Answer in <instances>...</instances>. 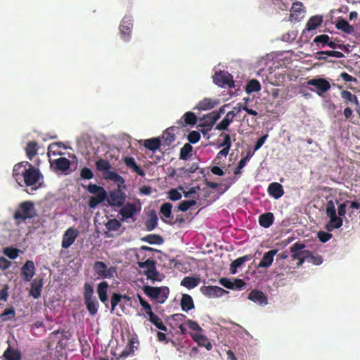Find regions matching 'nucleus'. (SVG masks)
I'll list each match as a JSON object with an SVG mask.
<instances>
[{
    "mask_svg": "<svg viewBox=\"0 0 360 360\" xmlns=\"http://www.w3.org/2000/svg\"><path fill=\"white\" fill-rule=\"evenodd\" d=\"M349 201L347 200L344 203H341L338 207V217L336 214V209L334 202L330 200L327 202L326 204V215L330 218V221L326 225L328 231H331L335 229H339L342 226L343 219L342 217H345L347 204Z\"/></svg>",
    "mask_w": 360,
    "mask_h": 360,
    "instance_id": "1",
    "label": "nucleus"
},
{
    "mask_svg": "<svg viewBox=\"0 0 360 360\" xmlns=\"http://www.w3.org/2000/svg\"><path fill=\"white\" fill-rule=\"evenodd\" d=\"M36 217H37V213L34 204L30 200L21 202L13 214V219L18 224Z\"/></svg>",
    "mask_w": 360,
    "mask_h": 360,
    "instance_id": "2",
    "label": "nucleus"
},
{
    "mask_svg": "<svg viewBox=\"0 0 360 360\" xmlns=\"http://www.w3.org/2000/svg\"><path fill=\"white\" fill-rule=\"evenodd\" d=\"M94 288L89 283L84 284V300L86 309L91 316H94L98 309L99 303L96 298L94 296Z\"/></svg>",
    "mask_w": 360,
    "mask_h": 360,
    "instance_id": "3",
    "label": "nucleus"
},
{
    "mask_svg": "<svg viewBox=\"0 0 360 360\" xmlns=\"http://www.w3.org/2000/svg\"><path fill=\"white\" fill-rule=\"evenodd\" d=\"M143 291L150 298L157 300V302L160 304H163L169 294V289L167 286L153 287L145 285L143 288Z\"/></svg>",
    "mask_w": 360,
    "mask_h": 360,
    "instance_id": "4",
    "label": "nucleus"
},
{
    "mask_svg": "<svg viewBox=\"0 0 360 360\" xmlns=\"http://www.w3.org/2000/svg\"><path fill=\"white\" fill-rule=\"evenodd\" d=\"M140 304L142 306L145 313L148 316V320L156 328L162 331H167V328L164 325L161 319L154 314L152 311L151 306L141 295H137Z\"/></svg>",
    "mask_w": 360,
    "mask_h": 360,
    "instance_id": "5",
    "label": "nucleus"
},
{
    "mask_svg": "<svg viewBox=\"0 0 360 360\" xmlns=\"http://www.w3.org/2000/svg\"><path fill=\"white\" fill-rule=\"evenodd\" d=\"M94 271L100 279H111L117 272L115 266L108 267L103 262L96 261L93 266Z\"/></svg>",
    "mask_w": 360,
    "mask_h": 360,
    "instance_id": "6",
    "label": "nucleus"
},
{
    "mask_svg": "<svg viewBox=\"0 0 360 360\" xmlns=\"http://www.w3.org/2000/svg\"><path fill=\"white\" fill-rule=\"evenodd\" d=\"M213 82L215 84L221 87H234L233 76L226 71L220 70L219 72H216L213 76Z\"/></svg>",
    "mask_w": 360,
    "mask_h": 360,
    "instance_id": "7",
    "label": "nucleus"
},
{
    "mask_svg": "<svg viewBox=\"0 0 360 360\" xmlns=\"http://www.w3.org/2000/svg\"><path fill=\"white\" fill-rule=\"evenodd\" d=\"M41 178L42 174L39 169L35 168L32 165H30L23 176L24 183L27 186L35 185Z\"/></svg>",
    "mask_w": 360,
    "mask_h": 360,
    "instance_id": "8",
    "label": "nucleus"
},
{
    "mask_svg": "<svg viewBox=\"0 0 360 360\" xmlns=\"http://www.w3.org/2000/svg\"><path fill=\"white\" fill-rule=\"evenodd\" d=\"M140 210L141 205L138 207L136 204L127 202L123 204L119 213L122 216V220L126 221L127 219L132 218Z\"/></svg>",
    "mask_w": 360,
    "mask_h": 360,
    "instance_id": "9",
    "label": "nucleus"
},
{
    "mask_svg": "<svg viewBox=\"0 0 360 360\" xmlns=\"http://www.w3.org/2000/svg\"><path fill=\"white\" fill-rule=\"evenodd\" d=\"M126 200L125 193L120 189H116L110 192L107 199L108 202L114 207H120L123 205Z\"/></svg>",
    "mask_w": 360,
    "mask_h": 360,
    "instance_id": "10",
    "label": "nucleus"
},
{
    "mask_svg": "<svg viewBox=\"0 0 360 360\" xmlns=\"http://www.w3.org/2000/svg\"><path fill=\"white\" fill-rule=\"evenodd\" d=\"M79 236V231L73 227L68 228L64 233L61 246L64 249L70 248Z\"/></svg>",
    "mask_w": 360,
    "mask_h": 360,
    "instance_id": "11",
    "label": "nucleus"
},
{
    "mask_svg": "<svg viewBox=\"0 0 360 360\" xmlns=\"http://www.w3.org/2000/svg\"><path fill=\"white\" fill-rule=\"evenodd\" d=\"M200 292L210 298L222 297L229 292L221 287L214 285H203L200 288Z\"/></svg>",
    "mask_w": 360,
    "mask_h": 360,
    "instance_id": "12",
    "label": "nucleus"
},
{
    "mask_svg": "<svg viewBox=\"0 0 360 360\" xmlns=\"http://www.w3.org/2000/svg\"><path fill=\"white\" fill-rule=\"evenodd\" d=\"M132 27L131 17L124 16L120 25V32L123 39L126 41H128L130 39Z\"/></svg>",
    "mask_w": 360,
    "mask_h": 360,
    "instance_id": "13",
    "label": "nucleus"
},
{
    "mask_svg": "<svg viewBox=\"0 0 360 360\" xmlns=\"http://www.w3.org/2000/svg\"><path fill=\"white\" fill-rule=\"evenodd\" d=\"M197 121V115L194 112L188 111L184 113L181 119L176 121V124L179 129L180 127L184 128L188 125L193 126L196 124Z\"/></svg>",
    "mask_w": 360,
    "mask_h": 360,
    "instance_id": "14",
    "label": "nucleus"
},
{
    "mask_svg": "<svg viewBox=\"0 0 360 360\" xmlns=\"http://www.w3.org/2000/svg\"><path fill=\"white\" fill-rule=\"evenodd\" d=\"M307 85L315 86L318 91L317 94L321 95L330 89V83L325 79H312L307 81Z\"/></svg>",
    "mask_w": 360,
    "mask_h": 360,
    "instance_id": "15",
    "label": "nucleus"
},
{
    "mask_svg": "<svg viewBox=\"0 0 360 360\" xmlns=\"http://www.w3.org/2000/svg\"><path fill=\"white\" fill-rule=\"evenodd\" d=\"M30 163L27 161H22L14 165L13 169V176L16 182L22 186L20 184L21 179L23 177L25 171L27 170V166L29 167Z\"/></svg>",
    "mask_w": 360,
    "mask_h": 360,
    "instance_id": "16",
    "label": "nucleus"
},
{
    "mask_svg": "<svg viewBox=\"0 0 360 360\" xmlns=\"http://www.w3.org/2000/svg\"><path fill=\"white\" fill-rule=\"evenodd\" d=\"M35 274V266L32 260H27L21 267V275L25 281H30Z\"/></svg>",
    "mask_w": 360,
    "mask_h": 360,
    "instance_id": "17",
    "label": "nucleus"
},
{
    "mask_svg": "<svg viewBox=\"0 0 360 360\" xmlns=\"http://www.w3.org/2000/svg\"><path fill=\"white\" fill-rule=\"evenodd\" d=\"M219 104V100L218 99H212L210 98H204L202 100L200 101L195 107L193 108L194 110H198L199 111L202 110H210L213 109L216 106Z\"/></svg>",
    "mask_w": 360,
    "mask_h": 360,
    "instance_id": "18",
    "label": "nucleus"
},
{
    "mask_svg": "<svg viewBox=\"0 0 360 360\" xmlns=\"http://www.w3.org/2000/svg\"><path fill=\"white\" fill-rule=\"evenodd\" d=\"M248 298L252 302L264 306L268 304V300L265 294L259 290H252L248 295Z\"/></svg>",
    "mask_w": 360,
    "mask_h": 360,
    "instance_id": "19",
    "label": "nucleus"
},
{
    "mask_svg": "<svg viewBox=\"0 0 360 360\" xmlns=\"http://www.w3.org/2000/svg\"><path fill=\"white\" fill-rule=\"evenodd\" d=\"M179 127L173 126L166 129L161 137L162 144L165 146H169L176 139L175 131Z\"/></svg>",
    "mask_w": 360,
    "mask_h": 360,
    "instance_id": "20",
    "label": "nucleus"
},
{
    "mask_svg": "<svg viewBox=\"0 0 360 360\" xmlns=\"http://www.w3.org/2000/svg\"><path fill=\"white\" fill-rule=\"evenodd\" d=\"M305 247V244L300 242L294 243L290 248L292 260H298L303 254H307V250H304Z\"/></svg>",
    "mask_w": 360,
    "mask_h": 360,
    "instance_id": "21",
    "label": "nucleus"
},
{
    "mask_svg": "<svg viewBox=\"0 0 360 360\" xmlns=\"http://www.w3.org/2000/svg\"><path fill=\"white\" fill-rule=\"evenodd\" d=\"M108 288L109 285L108 282L102 281L98 284L96 289L99 300L105 305V307H108V297L107 294Z\"/></svg>",
    "mask_w": 360,
    "mask_h": 360,
    "instance_id": "22",
    "label": "nucleus"
},
{
    "mask_svg": "<svg viewBox=\"0 0 360 360\" xmlns=\"http://www.w3.org/2000/svg\"><path fill=\"white\" fill-rule=\"evenodd\" d=\"M123 162L126 167L128 169H130L133 172L136 173L141 176H144L146 175L145 172L136 164L135 159L133 157H124L123 158Z\"/></svg>",
    "mask_w": 360,
    "mask_h": 360,
    "instance_id": "23",
    "label": "nucleus"
},
{
    "mask_svg": "<svg viewBox=\"0 0 360 360\" xmlns=\"http://www.w3.org/2000/svg\"><path fill=\"white\" fill-rule=\"evenodd\" d=\"M43 284L42 278H34L31 283L30 295L34 299H38L41 296Z\"/></svg>",
    "mask_w": 360,
    "mask_h": 360,
    "instance_id": "24",
    "label": "nucleus"
},
{
    "mask_svg": "<svg viewBox=\"0 0 360 360\" xmlns=\"http://www.w3.org/2000/svg\"><path fill=\"white\" fill-rule=\"evenodd\" d=\"M340 96L345 105H348L350 104L354 107L356 105H359V101L358 97L350 91L347 90H342L340 91Z\"/></svg>",
    "mask_w": 360,
    "mask_h": 360,
    "instance_id": "25",
    "label": "nucleus"
},
{
    "mask_svg": "<svg viewBox=\"0 0 360 360\" xmlns=\"http://www.w3.org/2000/svg\"><path fill=\"white\" fill-rule=\"evenodd\" d=\"M236 116V113L234 110L228 112L224 119L216 126L215 129L219 131L228 129Z\"/></svg>",
    "mask_w": 360,
    "mask_h": 360,
    "instance_id": "26",
    "label": "nucleus"
},
{
    "mask_svg": "<svg viewBox=\"0 0 360 360\" xmlns=\"http://www.w3.org/2000/svg\"><path fill=\"white\" fill-rule=\"evenodd\" d=\"M269 194L275 199H278L284 194L283 186L277 182L271 183L268 186Z\"/></svg>",
    "mask_w": 360,
    "mask_h": 360,
    "instance_id": "27",
    "label": "nucleus"
},
{
    "mask_svg": "<svg viewBox=\"0 0 360 360\" xmlns=\"http://www.w3.org/2000/svg\"><path fill=\"white\" fill-rule=\"evenodd\" d=\"M277 250H271L267 252H265L260 262L259 263L257 268H268L269 267L274 261V257L277 253Z\"/></svg>",
    "mask_w": 360,
    "mask_h": 360,
    "instance_id": "28",
    "label": "nucleus"
},
{
    "mask_svg": "<svg viewBox=\"0 0 360 360\" xmlns=\"http://www.w3.org/2000/svg\"><path fill=\"white\" fill-rule=\"evenodd\" d=\"M302 7L303 4L300 1H296L292 4L291 9L290 11V17L291 20H300L301 18H302V15L304 13Z\"/></svg>",
    "mask_w": 360,
    "mask_h": 360,
    "instance_id": "29",
    "label": "nucleus"
},
{
    "mask_svg": "<svg viewBox=\"0 0 360 360\" xmlns=\"http://www.w3.org/2000/svg\"><path fill=\"white\" fill-rule=\"evenodd\" d=\"M135 343V339L131 338L124 349L120 353V354L117 357H116V360L125 359L129 356L132 355L134 353V348H137V347L134 345ZM136 343L139 344L138 342H136Z\"/></svg>",
    "mask_w": 360,
    "mask_h": 360,
    "instance_id": "30",
    "label": "nucleus"
},
{
    "mask_svg": "<svg viewBox=\"0 0 360 360\" xmlns=\"http://www.w3.org/2000/svg\"><path fill=\"white\" fill-rule=\"evenodd\" d=\"M191 336L199 346L205 347L209 351L212 349V345L206 336L199 333L191 334Z\"/></svg>",
    "mask_w": 360,
    "mask_h": 360,
    "instance_id": "31",
    "label": "nucleus"
},
{
    "mask_svg": "<svg viewBox=\"0 0 360 360\" xmlns=\"http://www.w3.org/2000/svg\"><path fill=\"white\" fill-rule=\"evenodd\" d=\"M161 145L162 140L160 137H155L143 140V146L153 152L160 149Z\"/></svg>",
    "mask_w": 360,
    "mask_h": 360,
    "instance_id": "32",
    "label": "nucleus"
},
{
    "mask_svg": "<svg viewBox=\"0 0 360 360\" xmlns=\"http://www.w3.org/2000/svg\"><path fill=\"white\" fill-rule=\"evenodd\" d=\"M259 224L261 226L267 229L270 227L274 221V216L272 212H265L259 217Z\"/></svg>",
    "mask_w": 360,
    "mask_h": 360,
    "instance_id": "33",
    "label": "nucleus"
},
{
    "mask_svg": "<svg viewBox=\"0 0 360 360\" xmlns=\"http://www.w3.org/2000/svg\"><path fill=\"white\" fill-rule=\"evenodd\" d=\"M323 22V18L321 15H314L311 17L307 22L306 29L303 31H311L316 30L317 27L321 25Z\"/></svg>",
    "mask_w": 360,
    "mask_h": 360,
    "instance_id": "34",
    "label": "nucleus"
},
{
    "mask_svg": "<svg viewBox=\"0 0 360 360\" xmlns=\"http://www.w3.org/2000/svg\"><path fill=\"white\" fill-rule=\"evenodd\" d=\"M200 283V278L198 276H186L181 281V285L188 288L193 289L198 286Z\"/></svg>",
    "mask_w": 360,
    "mask_h": 360,
    "instance_id": "35",
    "label": "nucleus"
},
{
    "mask_svg": "<svg viewBox=\"0 0 360 360\" xmlns=\"http://www.w3.org/2000/svg\"><path fill=\"white\" fill-rule=\"evenodd\" d=\"M252 258V255H246L233 261L230 265L231 273L233 274H236L238 267H240L245 262L250 260Z\"/></svg>",
    "mask_w": 360,
    "mask_h": 360,
    "instance_id": "36",
    "label": "nucleus"
},
{
    "mask_svg": "<svg viewBox=\"0 0 360 360\" xmlns=\"http://www.w3.org/2000/svg\"><path fill=\"white\" fill-rule=\"evenodd\" d=\"M218 120L219 119L215 115H213V113L211 112L200 118L202 122L200 124L198 127H209L210 129H212Z\"/></svg>",
    "mask_w": 360,
    "mask_h": 360,
    "instance_id": "37",
    "label": "nucleus"
},
{
    "mask_svg": "<svg viewBox=\"0 0 360 360\" xmlns=\"http://www.w3.org/2000/svg\"><path fill=\"white\" fill-rule=\"evenodd\" d=\"M181 307L184 311H188L194 308V302L191 295L184 294L181 300Z\"/></svg>",
    "mask_w": 360,
    "mask_h": 360,
    "instance_id": "38",
    "label": "nucleus"
},
{
    "mask_svg": "<svg viewBox=\"0 0 360 360\" xmlns=\"http://www.w3.org/2000/svg\"><path fill=\"white\" fill-rule=\"evenodd\" d=\"M38 152V144L36 141H30L27 143L25 147L26 155L30 160H32L33 158L37 154Z\"/></svg>",
    "mask_w": 360,
    "mask_h": 360,
    "instance_id": "39",
    "label": "nucleus"
},
{
    "mask_svg": "<svg viewBox=\"0 0 360 360\" xmlns=\"http://www.w3.org/2000/svg\"><path fill=\"white\" fill-rule=\"evenodd\" d=\"M3 356L6 360H20L21 359L20 352L18 350L11 348L10 347H8L5 350Z\"/></svg>",
    "mask_w": 360,
    "mask_h": 360,
    "instance_id": "40",
    "label": "nucleus"
},
{
    "mask_svg": "<svg viewBox=\"0 0 360 360\" xmlns=\"http://www.w3.org/2000/svg\"><path fill=\"white\" fill-rule=\"evenodd\" d=\"M261 90L259 82L255 79L250 80L245 86V91L250 94L253 92H258Z\"/></svg>",
    "mask_w": 360,
    "mask_h": 360,
    "instance_id": "41",
    "label": "nucleus"
},
{
    "mask_svg": "<svg viewBox=\"0 0 360 360\" xmlns=\"http://www.w3.org/2000/svg\"><path fill=\"white\" fill-rule=\"evenodd\" d=\"M56 168L58 170L65 172L68 170L70 165V160L66 158H59L54 160Z\"/></svg>",
    "mask_w": 360,
    "mask_h": 360,
    "instance_id": "42",
    "label": "nucleus"
},
{
    "mask_svg": "<svg viewBox=\"0 0 360 360\" xmlns=\"http://www.w3.org/2000/svg\"><path fill=\"white\" fill-rule=\"evenodd\" d=\"M336 27L338 30H340L347 34H352L354 30V27L345 19L338 20Z\"/></svg>",
    "mask_w": 360,
    "mask_h": 360,
    "instance_id": "43",
    "label": "nucleus"
},
{
    "mask_svg": "<svg viewBox=\"0 0 360 360\" xmlns=\"http://www.w3.org/2000/svg\"><path fill=\"white\" fill-rule=\"evenodd\" d=\"M104 179L113 181L117 184H124V179L119 174L115 172L110 171L105 172L103 175Z\"/></svg>",
    "mask_w": 360,
    "mask_h": 360,
    "instance_id": "44",
    "label": "nucleus"
},
{
    "mask_svg": "<svg viewBox=\"0 0 360 360\" xmlns=\"http://www.w3.org/2000/svg\"><path fill=\"white\" fill-rule=\"evenodd\" d=\"M141 240L144 242H147L149 244H158L161 245L163 243L164 240L162 236L158 234H149L143 238H141Z\"/></svg>",
    "mask_w": 360,
    "mask_h": 360,
    "instance_id": "45",
    "label": "nucleus"
},
{
    "mask_svg": "<svg viewBox=\"0 0 360 360\" xmlns=\"http://www.w3.org/2000/svg\"><path fill=\"white\" fill-rule=\"evenodd\" d=\"M172 205L171 203L165 202L160 207V214L162 215V217L166 219H172L173 218L172 214Z\"/></svg>",
    "mask_w": 360,
    "mask_h": 360,
    "instance_id": "46",
    "label": "nucleus"
},
{
    "mask_svg": "<svg viewBox=\"0 0 360 360\" xmlns=\"http://www.w3.org/2000/svg\"><path fill=\"white\" fill-rule=\"evenodd\" d=\"M158 217L153 211L146 221V229L148 231H153L158 225Z\"/></svg>",
    "mask_w": 360,
    "mask_h": 360,
    "instance_id": "47",
    "label": "nucleus"
},
{
    "mask_svg": "<svg viewBox=\"0 0 360 360\" xmlns=\"http://www.w3.org/2000/svg\"><path fill=\"white\" fill-rule=\"evenodd\" d=\"M90 193L94 194L95 195L107 194L103 187L98 186L96 184H90L86 187L84 186Z\"/></svg>",
    "mask_w": 360,
    "mask_h": 360,
    "instance_id": "48",
    "label": "nucleus"
},
{
    "mask_svg": "<svg viewBox=\"0 0 360 360\" xmlns=\"http://www.w3.org/2000/svg\"><path fill=\"white\" fill-rule=\"evenodd\" d=\"M252 156V153H251V152L249 151L247 155L239 161L238 166L234 169L235 175H239L242 173V169L245 166L247 162L250 160Z\"/></svg>",
    "mask_w": 360,
    "mask_h": 360,
    "instance_id": "49",
    "label": "nucleus"
},
{
    "mask_svg": "<svg viewBox=\"0 0 360 360\" xmlns=\"http://www.w3.org/2000/svg\"><path fill=\"white\" fill-rule=\"evenodd\" d=\"M193 146L190 143H185L180 149L179 159L186 160L191 155Z\"/></svg>",
    "mask_w": 360,
    "mask_h": 360,
    "instance_id": "50",
    "label": "nucleus"
},
{
    "mask_svg": "<svg viewBox=\"0 0 360 360\" xmlns=\"http://www.w3.org/2000/svg\"><path fill=\"white\" fill-rule=\"evenodd\" d=\"M15 316V311L13 307L4 309L2 314H0V319L2 321H8L13 319Z\"/></svg>",
    "mask_w": 360,
    "mask_h": 360,
    "instance_id": "51",
    "label": "nucleus"
},
{
    "mask_svg": "<svg viewBox=\"0 0 360 360\" xmlns=\"http://www.w3.org/2000/svg\"><path fill=\"white\" fill-rule=\"evenodd\" d=\"M107 194L98 195L91 196L89 200V206L90 208H95L98 205L101 203L106 198Z\"/></svg>",
    "mask_w": 360,
    "mask_h": 360,
    "instance_id": "52",
    "label": "nucleus"
},
{
    "mask_svg": "<svg viewBox=\"0 0 360 360\" xmlns=\"http://www.w3.org/2000/svg\"><path fill=\"white\" fill-rule=\"evenodd\" d=\"M307 262L315 265H320L323 262V258L319 255H313L311 251L307 250Z\"/></svg>",
    "mask_w": 360,
    "mask_h": 360,
    "instance_id": "53",
    "label": "nucleus"
},
{
    "mask_svg": "<svg viewBox=\"0 0 360 360\" xmlns=\"http://www.w3.org/2000/svg\"><path fill=\"white\" fill-rule=\"evenodd\" d=\"M96 167L97 170L105 172L111 168V165L107 160L99 159L96 162Z\"/></svg>",
    "mask_w": 360,
    "mask_h": 360,
    "instance_id": "54",
    "label": "nucleus"
},
{
    "mask_svg": "<svg viewBox=\"0 0 360 360\" xmlns=\"http://www.w3.org/2000/svg\"><path fill=\"white\" fill-rule=\"evenodd\" d=\"M121 226V222L116 219H109L105 224V228L110 231H116Z\"/></svg>",
    "mask_w": 360,
    "mask_h": 360,
    "instance_id": "55",
    "label": "nucleus"
},
{
    "mask_svg": "<svg viewBox=\"0 0 360 360\" xmlns=\"http://www.w3.org/2000/svg\"><path fill=\"white\" fill-rule=\"evenodd\" d=\"M196 204L197 201L195 200H184L179 204L177 208L181 212H186L190 207L195 206Z\"/></svg>",
    "mask_w": 360,
    "mask_h": 360,
    "instance_id": "56",
    "label": "nucleus"
},
{
    "mask_svg": "<svg viewBox=\"0 0 360 360\" xmlns=\"http://www.w3.org/2000/svg\"><path fill=\"white\" fill-rule=\"evenodd\" d=\"M179 188H172L167 192V198L172 201H177L179 200L182 195L179 191Z\"/></svg>",
    "mask_w": 360,
    "mask_h": 360,
    "instance_id": "57",
    "label": "nucleus"
},
{
    "mask_svg": "<svg viewBox=\"0 0 360 360\" xmlns=\"http://www.w3.org/2000/svg\"><path fill=\"white\" fill-rule=\"evenodd\" d=\"M122 298V295L119 293H113L110 298V303H111V313L113 312L115 307L119 304V303L121 302V300Z\"/></svg>",
    "mask_w": 360,
    "mask_h": 360,
    "instance_id": "58",
    "label": "nucleus"
},
{
    "mask_svg": "<svg viewBox=\"0 0 360 360\" xmlns=\"http://www.w3.org/2000/svg\"><path fill=\"white\" fill-rule=\"evenodd\" d=\"M137 264L141 269H150L156 266V262L152 259H148L145 262H138Z\"/></svg>",
    "mask_w": 360,
    "mask_h": 360,
    "instance_id": "59",
    "label": "nucleus"
},
{
    "mask_svg": "<svg viewBox=\"0 0 360 360\" xmlns=\"http://www.w3.org/2000/svg\"><path fill=\"white\" fill-rule=\"evenodd\" d=\"M187 139L189 141L188 143L195 144L198 143L200 139V134L198 131H191L187 136Z\"/></svg>",
    "mask_w": 360,
    "mask_h": 360,
    "instance_id": "60",
    "label": "nucleus"
},
{
    "mask_svg": "<svg viewBox=\"0 0 360 360\" xmlns=\"http://www.w3.org/2000/svg\"><path fill=\"white\" fill-rule=\"evenodd\" d=\"M4 253L10 259H15L18 256L19 250L14 248H6L4 250Z\"/></svg>",
    "mask_w": 360,
    "mask_h": 360,
    "instance_id": "61",
    "label": "nucleus"
},
{
    "mask_svg": "<svg viewBox=\"0 0 360 360\" xmlns=\"http://www.w3.org/2000/svg\"><path fill=\"white\" fill-rule=\"evenodd\" d=\"M143 274L145 275L148 279L152 280L153 281H156L157 277L158 276V272L156 269V266H154V268L144 271Z\"/></svg>",
    "mask_w": 360,
    "mask_h": 360,
    "instance_id": "62",
    "label": "nucleus"
},
{
    "mask_svg": "<svg viewBox=\"0 0 360 360\" xmlns=\"http://www.w3.org/2000/svg\"><path fill=\"white\" fill-rule=\"evenodd\" d=\"M80 176L83 179H91L94 178L93 172L88 167H83L80 171Z\"/></svg>",
    "mask_w": 360,
    "mask_h": 360,
    "instance_id": "63",
    "label": "nucleus"
},
{
    "mask_svg": "<svg viewBox=\"0 0 360 360\" xmlns=\"http://www.w3.org/2000/svg\"><path fill=\"white\" fill-rule=\"evenodd\" d=\"M330 39V37L327 34H321L316 36L314 39V43L318 44L319 43L322 44V46H324L325 45H327L328 43V40Z\"/></svg>",
    "mask_w": 360,
    "mask_h": 360,
    "instance_id": "64",
    "label": "nucleus"
}]
</instances>
